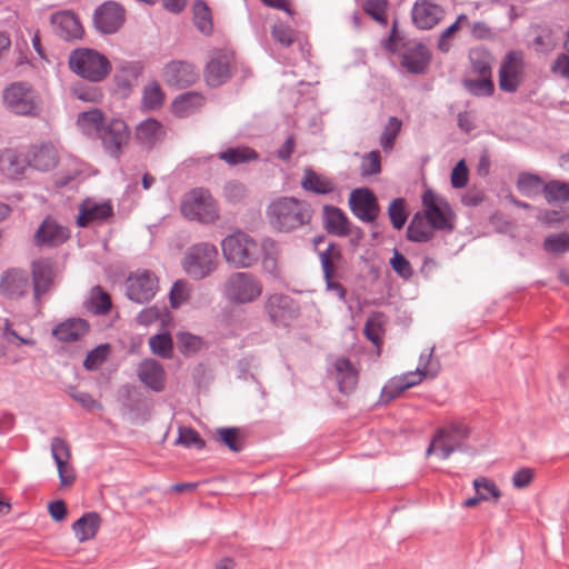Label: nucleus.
<instances>
[{"label": "nucleus", "instance_id": "nucleus-1", "mask_svg": "<svg viewBox=\"0 0 569 569\" xmlns=\"http://www.w3.org/2000/svg\"><path fill=\"white\" fill-rule=\"evenodd\" d=\"M266 216L274 230L290 233L308 226L311 222L313 210L306 200L295 197H278L268 204Z\"/></svg>", "mask_w": 569, "mask_h": 569}, {"label": "nucleus", "instance_id": "nucleus-2", "mask_svg": "<svg viewBox=\"0 0 569 569\" xmlns=\"http://www.w3.org/2000/svg\"><path fill=\"white\" fill-rule=\"evenodd\" d=\"M432 355L433 348H430L427 352L420 355L419 365L415 371L391 378L382 388L380 402L387 403L396 399L405 390L417 386L425 378H435L439 373L440 366L438 361H432Z\"/></svg>", "mask_w": 569, "mask_h": 569}, {"label": "nucleus", "instance_id": "nucleus-3", "mask_svg": "<svg viewBox=\"0 0 569 569\" xmlns=\"http://www.w3.org/2000/svg\"><path fill=\"white\" fill-rule=\"evenodd\" d=\"M470 432V427L465 420L448 421L437 430L426 450V456L437 453L440 459L447 460L455 451L465 450Z\"/></svg>", "mask_w": 569, "mask_h": 569}, {"label": "nucleus", "instance_id": "nucleus-4", "mask_svg": "<svg viewBox=\"0 0 569 569\" xmlns=\"http://www.w3.org/2000/svg\"><path fill=\"white\" fill-rule=\"evenodd\" d=\"M263 283L258 276L247 271L229 274L222 287L224 299L231 305H251L260 299Z\"/></svg>", "mask_w": 569, "mask_h": 569}, {"label": "nucleus", "instance_id": "nucleus-5", "mask_svg": "<svg viewBox=\"0 0 569 569\" xmlns=\"http://www.w3.org/2000/svg\"><path fill=\"white\" fill-rule=\"evenodd\" d=\"M226 262L237 269H246L256 264L260 258L258 242L242 231L227 236L221 241Z\"/></svg>", "mask_w": 569, "mask_h": 569}, {"label": "nucleus", "instance_id": "nucleus-6", "mask_svg": "<svg viewBox=\"0 0 569 569\" xmlns=\"http://www.w3.org/2000/svg\"><path fill=\"white\" fill-rule=\"evenodd\" d=\"M219 264V252L214 244L199 242L190 246L181 260L183 271L193 280L212 274Z\"/></svg>", "mask_w": 569, "mask_h": 569}, {"label": "nucleus", "instance_id": "nucleus-7", "mask_svg": "<svg viewBox=\"0 0 569 569\" xmlns=\"http://www.w3.org/2000/svg\"><path fill=\"white\" fill-rule=\"evenodd\" d=\"M69 67L74 73L91 82L102 81L111 71L108 58L88 48L73 50L69 56Z\"/></svg>", "mask_w": 569, "mask_h": 569}, {"label": "nucleus", "instance_id": "nucleus-8", "mask_svg": "<svg viewBox=\"0 0 569 569\" xmlns=\"http://www.w3.org/2000/svg\"><path fill=\"white\" fill-rule=\"evenodd\" d=\"M3 102L11 112L19 116L39 117L42 111L40 94L26 82H14L7 87Z\"/></svg>", "mask_w": 569, "mask_h": 569}, {"label": "nucleus", "instance_id": "nucleus-9", "mask_svg": "<svg viewBox=\"0 0 569 569\" xmlns=\"http://www.w3.org/2000/svg\"><path fill=\"white\" fill-rule=\"evenodd\" d=\"M180 209L187 219L201 223H213L219 218L216 200L209 190L203 188H194L186 193Z\"/></svg>", "mask_w": 569, "mask_h": 569}, {"label": "nucleus", "instance_id": "nucleus-10", "mask_svg": "<svg viewBox=\"0 0 569 569\" xmlns=\"http://www.w3.org/2000/svg\"><path fill=\"white\" fill-rule=\"evenodd\" d=\"M158 289V278L149 270H137L126 280L127 297L137 303L150 301L156 296Z\"/></svg>", "mask_w": 569, "mask_h": 569}, {"label": "nucleus", "instance_id": "nucleus-11", "mask_svg": "<svg viewBox=\"0 0 569 569\" xmlns=\"http://www.w3.org/2000/svg\"><path fill=\"white\" fill-rule=\"evenodd\" d=\"M264 311L273 325L281 327H287L299 316L298 305L283 293L269 295L264 300Z\"/></svg>", "mask_w": 569, "mask_h": 569}, {"label": "nucleus", "instance_id": "nucleus-12", "mask_svg": "<svg viewBox=\"0 0 569 569\" xmlns=\"http://www.w3.org/2000/svg\"><path fill=\"white\" fill-rule=\"evenodd\" d=\"M423 217L435 230H451L449 207L433 191L426 190L422 194Z\"/></svg>", "mask_w": 569, "mask_h": 569}, {"label": "nucleus", "instance_id": "nucleus-13", "mask_svg": "<svg viewBox=\"0 0 569 569\" xmlns=\"http://www.w3.org/2000/svg\"><path fill=\"white\" fill-rule=\"evenodd\" d=\"M126 11L118 2L106 1L93 13V24L104 34L117 32L124 23Z\"/></svg>", "mask_w": 569, "mask_h": 569}, {"label": "nucleus", "instance_id": "nucleus-14", "mask_svg": "<svg viewBox=\"0 0 569 569\" xmlns=\"http://www.w3.org/2000/svg\"><path fill=\"white\" fill-rule=\"evenodd\" d=\"M443 7L435 0H417L411 9V20L416 28L430 30L445 18Z\"/></svg>", "mask_w": 569, "mask_h": 569}, {"label": "nucleus", "instance_id": "nucleus-15", "mask_svg": "<svg viewBox=\"0 0 569 569\" xmlns=\"http://www.w3.org/2000/svg\"><path fill=\"white\" fill-rule=\"evenodd\" d=\"M523 61L519 52H509L499 68V88L505 92H515L522 81Z\"/></svg>", "mask_w": 569, "mask_h": 569}, {"label": "nucleus", "instance_id": "nucleus-16", "mask_svg": "<svg viewBox=\"0 0 569 569\" xmlns=\"http://www.w3.org/2000/svg\"><path fill=\"white\" fill-rule=\"evenodd\" d=\"M349 206L351 212L363 222H373L379 213L375 193L366 188L356 189L350 193Z\"/></svg>", "mask_w": 569, "mask_h": 569}, {"label": "nucleus", "instance_id": "nucleus-17", "mask_svg": "<svg viewBox=\"0 0 569 569\" xmlns=\"http://www.w3.org/2000/svg\"><path fill=\"white\" fill-rule=\"evenodd\" d=\"M99 137L106 151L112 157H119L122 149L128 144L129 131L124 121L113 119L106 123Z\"/></svg>", "mask_w": 569, "mask_h": 569}, {"label": "nucleus", "instance_id": "nucleus-18", "mask_svg": "<svg viewBox=\"0 0 569 569\" xmlns=\"http://www.w3.org/2000/svg\"><path fill=\"white\" fill-rule=\"evenodd\" d=\"M70 237V230L47 217L37 229L33 241L37 247H58L64 243Z\"/></svg>", "mask_w": 569, "mask_h": 569}, {"label": "nucleus", "instance_id": "nucleus-19", "mask_svg": "<svg viewBox=\"0 0 569 569\" xmlns=\"http://www.w3.org/2000/svg\"><path fill=\"white\" fill-rule=\"evenodd\" d=\"M50 24L54 34L67 41L80 39L83 34V28L78 16L70 10L52 13Z\"/></svg>", "mask_w": 569, "mask_h": 569}, {"label": "nucleus", "instance_id": "nucleus-20", "mask_svg": "<svg viewBox=\"0 0 569 569\" xmlns=\"http://www.w3.org/2000/svg\"><path fill=\"white\" fill-rule=\"evenodd\" d=\"M163 80L170 87L184 88L199 78L196 67L188 61H171L163 69Z\"/></svg>", "mask_w": 569, "mask_h": 569}, {"label": "nucleus", "instance_id": "nucleus-21", "mask_svg": "<svg viewBox=\"0 0 569 569\" xmlns=\"http://www.w3.org/2000/svg\"><path fill=\"white\" fill-rule=\"evenodd\" d=\"M137 376L141 383L154 392L166 389L167 372L163 366L154 359L142 360L137 367Z\"/></svg>", "mask_w": 569, "mask_h": 569}, {"label": "nucleus", "instance_id": "nucleus-22", "mask_svg": "<svg viewBox=\"0 0 569 569\" xmlns=\"http://www.w3.org/2000/svg\"><path fill=\"white\" fill-rule=\"evenodd\" d=\"M51 455L57 465L60 485L70 486L76 479V473L69 465L70 450L68 443L59 437L53 438L51 440Z\"/></svg>", "mask_w": 569, "mask_h": 569}, {"label": "nucleus", "instance_id": "nucleus-23", "mask_svg": "<svg viewBox=\"0 0 569 569\" xmlns=\"http://www.w3.org/2000/svg\"><path fill=\"white\" fill-rule=\"evenodd\" d=\"M30 289L28 272L21 269H10L0 279V292L10 298L18 299Z\"/></svg>", "mask_w": 569, "mask_h": 569}, {"label": "nucleus", "instance_id": "nucleus-24", "mask_svg": "<svg viewBox=\"0 0 569 569\" xmlns=\"http://www.w3.org/2000/svg\"><path fill=\"white\" fill-rule=\"evenodd\" d=\"M230 77V58L228 53L216 51L211 54L204 69V79L210 87H219Z\"/></svg>", "mask_w": 569, "mask_h": 569}, {"label": "nucleus", "instance_id": "nucleus-25", "mask_svg": "<svg viewBox=\"0 0 569 569\" xmlns=\"http://www.w3.org/2000/svg\"><path fill=\"white\" fill-rule=\"evenodd\" d=\"M27 153L28 166L39 171H49L58 163V151L49 142L31 146Z\"/></svg>", "mask_w": 569, "mask_h": 569}, {"label": "nucleus", "instance_id": "nucleus-26", "mask_svg": "<svg viewBox=\"0 0 569 569\" xmlns=\"http://www.w3.org/2000/svg\"><path fill=\"white\" fill-rule=\"evenodd\" d=\"M112 214V207L109 202H94L91 199L84 200L79 208L77 224L81 228L91 222L103 221Z\"/></svg>", "mask_w": 569, "mask_h": 569}, {"label": "nucleus", "instance_id": "nucleus-27", "mask_svg": "<svg viewBox=\"0 0 569 569\" xmlns=\"http://www.w3.org/2000/svg\"><path fill=\"white\" fill-rule=\"evenodd\" d=\"M429 52L421 42H413L402 53L401 64L410 73H422L429 63Z\"/></svg>", "mask_w": 569, "mask_h": 569}, {"label": "nucleus", "instance_id": "nucleus-28", "mask_svg": "<svg viewBox=\"0 0 569 569\" xmlns=\"http://www.w3.org/2000/svg\"><path fill=\"white\" fill-rule=\"evenodd\" d=\"M32 279H33V293L38 300L51 287L53 281V269L49 260H36L31 264Z\"/></svg>", "mask_w": 569, "mask_h": 569}, {"label": "nucleus", "instance_id": "nucleus-29", "mask_svg": "<svg viewBox=\"0 0 569 569\" xmlns=\"http://www.w3.org/2000/svg\"><path fill=\"white\" fill-rule=\"evenodd\" d=\"M323 227L335 236L346 237L350 233L349 220L345 212L333 206L323 207Z\"/></svg>", "mask_w": 569, "mask_h": 569}, {"label": "nucleus", "instance_id": "nucleus-30", "mask_svg": "<svg viewBox=\"0 0 569 569\" xmlns=\"http://www.w3.org/2000/svg\"><path fill=\"white\" fill-rule=\"evenodd\" d=\"M89 331V325L86 320L73 318L58 325L52 335L60 341L74 342L84 337Z\"/></svg>", "mask_w": 569, "mask_h": 569}, {"label": "nucleus", "instance_id": "nucleus-31", "mask_svg": "<svg viewBox=\"0 0 569 569\" xmlns=\"http://www.w3.org/2000/svg\"><path fill=\"white\" fill-rule=\"evenodd\" d=\"M206 103L204 97L196 91H189L177 97L172 102V112L179 118H187L198 112Z\"/></svg>", "mask_w": 569, "mask_h": 569}, {"label": "nucleus", "instance_id": "nucleus-32", "mask_svg": "<svg viewBox=\"0 0 569 569\" xmlns=\"http://www.w3.org/2000/svg\"><path fill=\"white\" fill-rule=\"evenodd\" d=\"M28 167V154L23 157L14 149H6L0 153V170L7 177L16 179Z\"/></svg>", "mask_w": 569, "mask_h": 569}, {"label": "nucleus", "instance_id": "nucleus-33", "mask_svg": "<svg viewBox=\"0 0 569 569\" xmlns=\"http://www.w3.org/2000/svg\"><path fill=\"white\" fill-rule=\"evenodd\" d=\"M101 526V517L97 512H87L73 525L72 530L79 542L91 540L96 537Z\"/></svg>", "mask_w": 569, "mask_h": 569}, {"label": "nucleus", "instance_id": "nucleus-34", "mask_svg": "<svg viewBox=\"0 0 569 569\" xmlns=\"http://www.w3.org/2000/svg\"><path fill=\"white\" fill-rule=\"evenodd\" d=\"M336 370V379L339 385V390L343 393L352 391L358 382V372L351 362L341 357L336 359L333 363Z\"/></svg>", "mask_w": 569, "mask_h": 569}, {"label": "nucleus", "instance_id": "nucleus-35", "mask_svg": "<svg viewBox=\"0 0 569 569\" xmlns=\"http://www.w3.org/2000/svg\"><path fill=\"white\" fill-rule=\"evenodd\" d=\"M136 136L141 143L153 147L163 139L164 129L158 120L148 118L137 126Z\"/></svg>", "mask_w": 569, "mask_h": 569}, {"label": "nucleus", "instance_id": "nucleus-36", "mask_svg": "<svg viewBox=\"0 0 569 569\" xmlns=\"http://www.w3.org/2000/svg\"><path fill=\"white\" fill-rule=\"evenodd\" d=\"M323 279L336 278L338 266L341 263L343 256L341 248L333 242H330L326 250L318 253Z\"/></svg>", "mask_w": 569, "mask_h": 569}, {"label": "nucleus", "instance_id": "nucleus-37", "mask_svg": "<svg viewBox=\"0 0 569 569\" xmlns=\"http://www.w3.org/2000/svg\"><path fill=\"white\" fill-rule=\"evenodd\" d=\"M301 187L306 191L317 194H328L335 190V183L331 180L318 174L310 168H307L303 171Z\"/></svg>", "mask_w": 569, "mask_h": 569}, {"label": "nucleus", "instance_id": "nucleus-38", "mask_svg": "<svg viewBox=\"0 0 569 569\" xmlns=\"http://www.w3.org/2000/svg\"><path fill=\"white\" fill-rule=\"evenodd\" d=\"M469 60L472 73L478 77H492L491 64L493 58L485 48H473L469 51Z\"/></svg>", "mask_w": 569, "mask_h": 569}, {"label": "nucleus", "instance_id": "nucleus-39", "mask_svg": "<svg viewBox=\"0 0 569 569\" xmlns=\"http://www.w3.org/2000/svg\"><path fill=\"white\" fill-rule=\"evenodd\" d=\"M433 228L421 213H416L407 229V237L410 241L426 242L433 237Z\"/></svg>", "mask_w": 569, "mask_h": 569}, {"label": "nucleus", "instance_id": "nucleus-40", "mask_svg": "<svg viewBox=\"0 0 569 569\" xmlns=\"http://www.w3.org/2000/svg\"><path fill=\"white\" fill-rule=\"evenodd\" d=\"M77 123L82 132L88 136H99L102 128L106 126L102 112L98 109L81 112Z\"/></svg>", "mask_w": 569, "mask_h": 569}, {"label": "nucleus", "instance_id": "nucleus-41", "mask_svg": "<svg viewBox=\"0 0 569 569\" xmlns=\"http://www.w3.org/2000/svg\"><path fill=\"white\" fill-rule=\"evenodd\" d=\"M193 23L206 36L213 30L212 14L209 6L203 0H197L192 6Z\"/></svg>", "mask_w": 569, "mask_h": 569}, {"label": "nucleus", "instance_id": "nucleus-42", "mask_svg": "<svg viewBox=\"0 0 569 569\" xmlns=\"http://www.w3.org/2000/svg\"><path fill=\"white\" fill-rule=\"evenodd\" d=\"M110 308V296L98 286L92 288L86 301V309L93 315H106Z\"/></svg>", "mask_w": 569, "mask_h": 569}, {"label": "nucleus", "instance_id": "nucleus-43", "mask_svg": "<svg viewBox=\"0 0 569 569\" xmlns=\"http://www.w3.org/2000/svg\"><path fill=\"white\" fill-rule=\"evenodd\" d=\"M545 183L537 174L521 173L517 180V188L519 192L528 198L538 196L543 191Z\"/></svg>", "mask_w": 569, "mask_h": 569}, {"label": "nucleus", "instance_id": "nucleus-44", "mask_svg": "<svg viewBox=\"0 0 569 569\" xmlns=\"http://www.w3.org/2000/svg\"><path fill=\"white\" fill-rule=\"evenodd\" d=\"M219 158L230 166L246 163L258 158V153L248 147L229 148L221 152Z\"/></svg>", "mask_w": 569, "mask_h": 569}, {"label": "nucleus", "instance_id": "nucleus-45", "mask_svg": "<svg viewBox=\"0 0 569 569\" xmlns=\"http://www.w3.org/2000/svg\"><path fill=\"white\" fill-rule=\"evenodd\" d=\"M462 83L465 89L476 97H489L495 90L492 77L466 78Z\"/></svg>", "mask_w": 569, "mask_h": 569}, {"label": "nucleus", "instance_id": "nucleus-46", "mask_svg": "<svg viewBox=\"0 0 569 569\" xmlns=\"http://www.w3.org/2000/svg\"><path fill=\"white\" fill-rule=\"evenodd\" d=\"M402 127V121L397 117H390L383 127L382 133L380 136V146L383 151H391L395 144V141L400 133Z\"/></svg>", "mask_w": 569, "mask_h": 569}, {"label": "nucleus", "instance_id": "nucleus-47", "mask_svg": "<svg viewBox=\"0 0 569 569\" xmlns=\"http://www.w3.org/2000/svg\"><path fill=\"white\" fill-rule=\"evenodd\" d=\"M542 248L551 254H562L569 251V232L552 233L545 238Z\"/></svg>", "mask_w": 569, "mask_h": 569}, {"label": "nucleus", "instance_id": "nucleus-48", "mask_svg": "<svg viewBox=\"0 0 569 569\" xmlns=\"http://www.w3.org/2000/svg\"><path fill=\"white\" fill-rule=\"evenodd\" d=\"M545 198L548 203L557 201H569V183L561 181H551L543 187Z\"/></svg>", "mask_w": 569, "mask_h": 569}, {"label": "nucleus", "instance_id": "nucleus-49", "mask_svg": "<svg viewBox=\"0 0 569 569\" xmlns=\"http://www.w3.org/2000/svg\"><path fill=\"white\" fill-rule=\"evenodd\" d=\"M164 93L159 83L150 82L143 89L142 103L143 107L154 110L163 104Z\"/></svg>", "mask_w": 569, "mask_h": 569}, {"label": "nucleus", "instance_id": "nucleus-50", "mask_svg": "<svg viewBox=\"0 0 569 569\" xmlns=\"http://www.w3.org/2000/svg\"><path fill=\"white\" fill-rule=\"evenodd\" d=\"M191 295V286L186 280H177L169 292V300L172 308H179L186 303Z\"/></svg>", "mask_w": 569, "mask_h": 569}, {"label": "nucleus", "instance_id": "nucleus-51", "mask_svg": "<svg viewBox=\"0 0 569 569\" xmlns=\"http://www.w3.org/2000/svg\"><path fill=\"white\" fill-rule=\"evenodd\" d=\"M151 351L162 358H170L172 355V339L169 333L154 335L149 339Z\"/></svg>", "mask_w": 569, "mask_h": 569}, {"label": "nucleus", "instance_id": "nucleus-52", "mask_svg": "<svg viewBox=\"0 0 569 569\" xmlns=\"http://www.w3.org/2000/svg\"><path fill=\"white\" fill-rule=\"evenodd\" d=\"M141 73V67L138 62H126L120 66L116 78L122 86L130 87L138 80Z\"/></svg>", "mask_w": 569, "mask_h": 569}, {"label": "nucleus", "instance_id": "nucleus-53", "mask_svg": "<svg viewBox=\"0 0 569 569\" xmlns=\"http://www.w3.org/2000/svg\"><path fill=\"white\" fill-rule=\"evenodd\" d=\"M388 214L392 227L398 230L401 229L407 221L405 199L397 198L392 200L388 208Z\"/></svg>", "mask_w": 569, "mask_h": 569}, {"label": "nucleus", "instance_id": "nucleus-54", "mask_svg": "<svg viewBox=\"0 0 569 569\" xmlns=\"http://www.w3.org/2000/svg\"><path fill=\"white\" fill-rule=\"evenodd\" d=\"M468 22V17L461 13L457 17L456 21L446 28L439 36L438 48L442 52H448L451 48L449 39L461 28L462 24Z\"/></svg>", "mask_w": 569, "mask_h": 569}, {"label": "nucleus", "instance_id": "nucleus-55", "mask_svg": "<svg viewBox=\"0 0 569 569\" xmlns=\"http://www.w3.org/2000/svg\"><path fill=\"white\" fill-rule=\"evenodd\" d=\"M177 343L181 353L190 356L200 350L202 340L198 336L189 332H179L177 336Z\"/></svg>", "mask_w": 569, "mask_h": 569}, {"label": "nucleus", "instance_id": "nucleus-56", "mask_svg": "<svg viewBox=\"0 0 569 569\" xmlns=\"http://www.w3.org/2000/svg\"><path fill=\"white\" fill-rule=\"evenodd\" d=\"M219 440L226 445L231 451L239 452L242 450V441L237 428H220L217 430Z\"/></svg>", "mask_w": 569, "mask_h": 569}, {"label": "nucleus", "instance_id": "nucleus-57", "mask_svg": "<svg viewBox=\"0 0 569 569\" xmlns=\"http://www.w3.org/2000/svg\"><path fill=\"white\" fill-rule=\"evenodd\" d=\"M177 445H181L186 448L202 449L206 446L204 440L199 433L191 428H179V436L176 440Z\"/></svg>", "mask_w": 569, "mask_h": 569}, {"label": "nucleus", "instance_id": "nucleus-58", "mask_svg": "<svg viewBox=\"0 0 569 569\" xmlns=\"http://www.w3.org/2000/svg\"><path fill=\"white\" fill-rule=\"evenodd\" d=\"M109 350V345H100L96 347L93 350L88 352L83 361V367L87 370H97L106 361Z\"/></svg>", "mask_w": 569, "mask_h": 569}, {"label": "nucleus", "instance_id": "nucleus-59", "mask_svg": "<svg viewBox=\"0 0 569 569\" xmlns=\"http://www.w3.org/2000/svg\"><path fill=\"white\" fill-rule=\"evenodd\" d=\"M366 13L371 16L377 22L387 24V1L386 0H363Z\"/></svg>", "mask_w": 569, "mask_h": 569}, {"label": "nucleus", "instance_id": "nucleus-60", "mask_svg": "<svg viewBox=\"0 0 569 569\" xmlns=\"http://www.w3.org/2000/svg\"><path fill=\"white\" fill-rule=\"evenodd\" d=\"M381 171V157L379 151H370L362 157L360 172L361 176L378 174Z\"/></svg>", "mask_w": 569, "mask_h": 569}, {"label": "nucleus", "instance_id": "nucleus-61", "mask_svg": "<svg viewBox=\"0 0 569 569\" xmlns=\"http://www.w3.org/2000/svg\"><path fill=\"white\" fill-rule=\"evenodd\" d=\"M473 488L478 495L487 493L489 496V500L492 499L493 501H498L501 497V491L496 483L486 477L476 478L473 480Z\"/></svg>", "mask_w": 569, "mask_h": 569}, {"label": "nucleus", "instance_id": "nucleus-62", "mask_svg": "<svg viewBox=\"0 0 569 569\" xmlns=\"http://www.w3.org/2000/svg\"><path fill=\"white\" fill-rule=\"evenodd\" d=\"M223 196L229 202L237 203L247 197V188L243 183L232 180L224 184Z\"/></svg>", "mask_w": 569, "mask_h": 569}, {"label": "nucleus", "instance_id": "nucleus-63", "mask_svg": "<svg viewBox=\"0 0 569 569\" xmlns=\"http://www.w3.org/2000/svg\"><path fill=\"white\" fill-rule=\"evenodd\" d=\"M390 264L395 272L405 279L410 278L413 273L409 260L398 250L393 251L392 258L390 259Z\"/></svg>", "mask_w": 569, "mask_h": 569}, {"label": "nucleus", "instance_id": "nucleus-64", "mask_svg": "<svg viewBox=\"0 0 569 569\" xmlns=\"http://www.w3.org/2000/svg\"><path fill=\"white\" fill-rule=\"evenodd\" d=\"M550 70L553 74L569 80V53L566 51L558 54Z\"/></svg>", "mask_w": 569, "mask_h": 569}]
</instances>
